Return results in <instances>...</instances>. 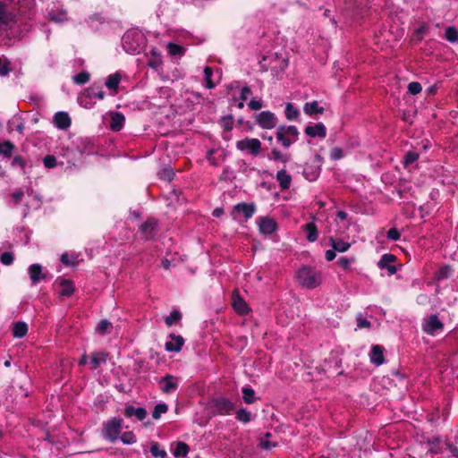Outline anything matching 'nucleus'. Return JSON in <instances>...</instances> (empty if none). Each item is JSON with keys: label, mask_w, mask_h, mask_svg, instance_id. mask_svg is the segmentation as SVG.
Here are the masks:
<instances>
[{"label": "nucleus", "mask_w": 458, "mask_h": 458, "mask_svg": "<svg viewBox=\"0 0 458 458\" xmlns=\"http://www.w3.org/2000/svg\"><path fill=\"white\" fill-rule=\"evenodd\" d=\"M24 193L22 191H16L12 194L13 199L15 204H18L23 198Z\"/></svg>", "instance_id": "64"}, {"label": "nucleus", "mask_w": 458, "mask_h": 458, "mask_svg": "<svg viewBox=\"0 0 458 458\" xmlns=\"http://www.w3.org/2000/svg\"><path fill=\"white\" fill-rule=\"evenodd\" d=\"M254 212H255V206H254V204L240 203V204H237V205H235L233 207V212H232V216L235 219L236 218L235 215L237 213H242L244 217L246 219H249V218H250L252 216Z\"/></svg>", "instance_id": "9"}, {"label": "nucleus", "mask_w": 458, "mask_h": 458, "mask_svg": "<svg viewBox=\"0 0 458 458\" xmlns=\"http://www.w3.org/2000/svg\"><path fill=\"white\" fill-rule=\"evenodd\" d=\"M276 139L281 141L284 148H289L293 143V140L290 139L285 133H284V128H278L276 131Z\"/></svg>", "instance_id": "32"}, {"label": "nucleus", "mask_w": 458, "mask_h": 458, "mask_svg": "<svg viewBox=\"0 0 458 458\" xmlns=\"http://www.w3.org/2000/svg\"><path fill=\"white\" fill-rule=\"evenodd\" d=\"M108 353L105 352H95L92 354L90 366L92 369H98L101 364L106 363Z\"/></svg>", "instance_id": "22"}, {"label": "nucleus", "mask_w": 458, "mask_h": 458, "mask_svg": "<svg viewBox=\"0 0 458 458\" xmlns=\"http://www.w3.org/2000/svg\"><path fill=\"white\" fill-rule=\"evenodd\" d=\"M248 106L251 110H259L262 107V103L259 100L251 99Z\"/></svg>", "instance_id": "63"}, {"label": "nucleus", "mask_w": 458, "mask_h": 458, "mask_svg": "<svg viewBox=\"0 0 458 458\" xmlns=\"http://www.w3.org/2000/svg\"><path fill=\"white\" fill-rule=\"evenodd\" d=\"M243 400L246 403H253L256 400L254 390L250 387L242 388Z\"/></svg>", "instance_id": "37"}, {"label": "nucleus", "mask_w": 458, "mask_h": 458, "mask_svg": "<svg viewBox=\"0 0 458 458\" xmlns=\"http://www.w3.org/2000/svg\"><path fill=\"white\" fill-rule=\"evenodd\" d=\"M344 157V150L341 148H334L331 150V157L335 160H338Z\"/></svg>", "instance_id": "59"}, {"label": "nucleus", "mask_w": 458, "mask_h": 458, "mask_svg": "<svg viewBox=\"0 0 458 458\" xmlns=\"http://www.w3.org/2000/svg\"><path fill=\"white\" fill-rule=\"evenodd\" d=\"M167 50L171 55H182L185 53L184 47L171 42L167 44Z\"/></svg>", "instance_id": "35"}, {"label": "nucleus", "mask_w": 458, "mask_h": 458, "mask_svg": "<svg viewBox=\"0 0 458 458\" xmlns=\"http://www.w3.org/2000/svg\"><path fill=\"white\" fill-rule=\"evenodd\" d=\"M204 76H205L206 87L208 89H213L215 87V83L212 81L213 71L209 66L205 67Z\"/></svg>", "instance_id": "40"}, {"label": "nucleus", "mask_w": 458, "mask_h": 458, "mask_svg": "<svg viewBox=\"0 0 458 458\" xmlns=\"http://www.w3.org/2000/svg\"><path fill=\"white\" fill-rule=\"evenodd\" d=\"M357 324L360 328H369L371 326L370 322L362 316L357 318Z\"/></svg>", "instance_id": "61"}, {"label": "nucleus", "mask_w": 458, "mask_h": 458, "mask_svg": "<svg viewBox=\"0 0 458 458\" xmlns=\"http://www.w3.org/2000/svg\"><path fill=\"white\" fill-rule=\"evenodd\" d=\"M55 123L57 128L65 130L71 125V118L67 113L59 112L55 115Z\"/></svg>", "instance_id": "17"}, {"label": "nucleus", "mask_w": 458, "mask_h": 458, "mask_svg": "<svg viewBox=\"0 0 458 458\" xmlns=\"http://www.w3.org/2000/svg\"><path fill=\"white\" fill-rule=\"evenodd\" d=\"M276 181L279 183L281 190H288L292 183V176L287 174L285 169H281L276 173Z\"/></svg>", "instance_id": "14"}, {"label": "nucleus", "mask_w": 458, "mask_h": 458, "mask_svg": "<svg viewBox=\"0 0 458 458\" xmlns=\"http://www.w3.org/2000/svg\"><path fill=\"white\" fill-rule=\"evenodd\" d=\"M232 300L233 309L239 315H245L249 313L250 309L245 301L241 297L237 289L233 292Z\"/></svg>", "instance_id": "7"}, {"label": "nucleus", "mask_w": 458, "mask_h": 458, "mask_svg": "<svg viewBox=\"0 0 458 458\" xmlns=\"http://www.w3.org/2000/svg\"><path fill=\"white\" fill-rule=\"evenodd\" d=\"M445 38L450 42H457L458 41V31L454 27H448L445 32Z\"/></svg>", "instance_id": "38"}, {"label": "nucleus", "mask_w": 458, "mask_h": 458, "mask_svg": "<svg viewBox=\"0 0 458 458\" xmlns=\"http://www.w3.org/2000/svg\"><path fill=\"white\" fill-rule=\"evenodd\" d=\"M304 231L308 233L307 240L314 242L318 239V229L314 223H308L304 225Z\"/></svg>", "instance_id": "26"}, {"label": "nucleus", "mask_w": 458, "mask_h": 458, "mask_svg": "<svg viewBox=\"0 0 458 458\" xmlns=\"http://www.w3.org/2000/svg\"><path fill=\"white\" fill-rule=\"evenodd\" d=\"M9 72V62L7 60L3 61L2 57H0V75L5 76Z\"/></svg>", "instance_id": "56"}, {"label": "nucleus", "mask_w": 458, "mask_h": 458, "mask_svg": "<svg viewBox=\"0 0 458 458\" xmlns=\"http://www.w3.org/2000/svg\"><path fill=\"white\" fill-rule=\"evenodd\" d=\"M259 445L265 450H271L276 447L277 444L276 442H271L267 439L261 438L259 441Z\"/></svg>", "instance_id": "55"}, {"label": "nucleus", "mask_w": 458, "mask_h": 458, "mask_svg": "<svg viewBox=\"0 0 458 458\" xmlns=\"http://www.w3.org/2000/svg\"><path fill=\"white\" fill-rule=\"evenodd\" d=\"M89 80V73L87 72H81L73 77V81L77 84H85Z\"/></svg>", "instance_id": "46"}, {"label": "nucleus", "mask_w": 458, "mask_h": 458, "mask_svg": "<svg viewBox=\"0 0 458 458\" xmlns=\"http://www.w3.org/2000/svg\"><path fill=\"white\" fill-rule=\"evenodd\" d=\"M329 242L332 248L338 252H344L351 247L349 242H345L342 239H335L332 236L329 237Z\"/></svg>", "instance_id": "23"}, {"label": "nucleus", "mask_w": 458, "mask_h": 458, "mask_svg": "<svg viewBox=\"0 0 458 458\" xmlns=\"http://www.w3.org/2000/svg\"><path fill=\"white\" fill-rule=\"evenodd\" d=\"M11 21V14L7 10L6 4L0 2V30L5 28Z\"/></svg>", "instance_id": "24"}, {"label": "nucleus", "mask_w": 458, "mask_h": 458, "mask_svg": "<svg viewBox=\"0 0 458 458\" xmlns=\"http://www.w3.org/2000/svg\"><path fill=\"white\" fill-rule=\"evenodd\" d=\"M220 123L225 131H230L233 126V118L232 115L224 116L221 118Z\"/></svg>", "instance_id": "41"}, {"label": "nucleus", "mask_w": 458, "mask_h": 458, "mask_svg": "<svg viewBox=\"0 0 458 458\" xmlns=\"http://www.w3.org/2000/svg\"><path fill=\"white\" fill-rule=\"evenodd\" d=\"M190 451V447L187 444L183 442H178L176 448L174 451V455L175 457H185Z\"/></svg>", "instance_id": "33"}, {"label": "nucleus", "mask_w": 458, "mask_h": 458, "mask_svg": "<svg viewBox=\"0 0 458 458\" xmlns=\"http://www.w3.org/2000/svg\"><path fill=\"white\" fill-rule=\"evenodd\" d=\"M451 273V267L449 266H445L439 269V271L436 275V278L437 280H441L444 278H447Z\"/></svg>", "instance_id": "50"}, {"label": "nucleus", "mask_w": 458, "mask_h": 458, "mask_svg": "<svg viewBox=\"0 0 458 458\" xmlns=\"http://www.w3.org/2000/svg\"><path fill=\"white\" fill-rule=\"evenodd\" d=\"M444 324L437 315H430L423 324V331L428 335H434L437 331L443 329Z\"/></svg>", "instance_id": "6"}, {"label": "nucleus", "mask_w": 458, "mask_h": 458, "mask_svg": "<svg viewBox=\"0 0 458 458\" xmlns=\"http://www.w3.org/2000/svg\"><path fill=\"white\" fill-rule=\"evenodd\" d=\"M303 110L308 115H313L316 114H322L324 108L318 106V101H312L304 105Z\"/></svg>", "instance_id": "25"}, {"label": "nucleus", "mask_w": 458, "mask_h": 458, "mask_svg": "<svg viewBox=\"0 0 458 458\" xmlns=\"http://www.w3.org/2000/svg\"><path fill=\"white\" fill-rule=\"evenodd\" d=\"M49 19L55 22H63L67 20V13L64 10H53L49 13Z\"/></svg>", "instance_id": "28"}, {"label": "nucleus", "mask_w": 458, "mask_h": 458, "mask_svg": "<svg viewBox=\"0 0 458 458\" xmlns=\"http://www.w3.org/2000/svg\"><path fill=\"white\" fill-rule=\"evenodd\" d=\"M160 384L162 392L165 394H169L174 391L178 386L177 379L172 375H165L164 377L160 379Z\"/></svg>", "instance_id": "10"}, {"label": "nucleus", "mask_w": 458, "mask_h": 458, "mask_svg": "<svg viewBox=\"0 0 458 458\" xmlns=\"http://www.w3.org/2000/svg\"><path fill=\"white\" fill-rule=\"evenodd\" d=\"M169 337L173 340V342L165 343V350L167 352H180L184 344V339L182 336L171 334Z\"/></svg>", "instance_id": "13"}, {"label": "nucleus", "mask_w": 458, "mask_h": 458, "mask_svg": "<svg viewBox=\"0 0 458 458\" xmlns=\"http://www.w3.org/2000/svg\"><path fill=\"white\" fill-rule=\"evenodd\" d=\"M259 226L260 232L264 234H271L277 228L276 221L269 217H261L259 223Z\"/></svg>", "instance_id": "11"}, {"label": "nucleus", "mask_w": 458, "mask_h": 458, "mask_svg": "<svg viewBox=\"0 0 458 458\" xmlns=\"http://www.w3.org/2000/svg\"><path fill=\"white\" fill-rule=\"evenodd\" d=\"M47 278V273L43 272L42 267L38 264L30 266V280L33 283H38Z\"/></svg>", "instance_id": "19"}, {"label": "nucleus", "mask_w": 458, "mask_h": 458, "mask_svg": "<svg viewBox=\"0 0 458 458\" xmlns=\"http://www.w3.org/2000/svg\"><path fill=\"white\" fill-rule=\"evenodd\" d=\"M87 97L89 98H97L98 99H103L105 98L104 91L96 86H91L85 90Z\"/></svg>", "instance_id": "31"}, {"label": "nucleus", "mask_w": 458, "mask_h": 458, "mask_svg": "<svg viewBox=\"0 0 458 458\" xmlns=\"http://www.w3.org/2000/svg\"><path fill=\"white\" fill-rule=\"evenodd\" d=\"M121 81V76L118 73L112 74L108 77L106 85L110 89L116 90Z\"/></svg>", "instance_id": "34"}, {"label": "nucleus", "mask_w": 458, "mask_h": 458, "mask_svg": "<svg viewBox=\"0 0 458 458\" xmlns=\"http://www.w3.org/2000/svg\"><path fill=\"white\" fill-rule=\"evenodd\" d=\"M60 285L62 286V290L60 292L61 296H71L74 292V287L71 281L63 279L60 282Z\"/></svg>", "instance_id": "29"}, {"label": "nucleus", "mask_w": 458, "mask_h": 458, "mask_svg": "<svg viewBox=\"0 0 458 458\" xmlns=\"http://www.w3.org/2000/svg\"><path fill=\"white\" fill-rule=\"evenodd\" d=\"M321 168L319 165H316L314 164H306L303 174L309 181H314L318 178L320 174Z\"/></svg>", "instance_id": "18"}, {"label": "nucleus", "mask_w": 458, "mask_h": 458, "mask_svg": "<svg viewBox=\"0 0 458 458\" xmlns=\"http://www.w3.org/2000/svg\"><path fill=\"white\" fill-rule=\"evenodd\" d=\"M421 89H422V87H421L420 83H419V82L412 81V82L409 83V85H408V91L411 95L419 94L421 91Z\"/></svg>", "instance_id": "52"}, {"label": "nucleus", "mask_w": 458, "mask_h": 458, "mask_svg": "<svg viewBox=\"0 0 458 458\" xmlns=\"http://www.w3.org/2000/svg\"><path fill=\"white\" fill-rule=\"evenodd\" d=\"M419 158V155L415 152H408L404 157V164L410 165L413 162H415Z\"/></svg>", "instance_id": "57"}, {"label": "nucleus", "mask_w": 458, "mask_h": 458, "mask_svg": "<svg viewBox=\"0 0 458 458\" xmlns=\"http://www.w3.org/2000/svg\"><path fill=\"white\" fill-rule=\"evenodd\" d=\"M121 440L124 444H133L136 441L135 436L131 432H124L122 437Z\"/></svg>", "instance_id": "54"}, {"label": "nucleus", "mask_w": 458, "mask_h": 458, "mask_svg": "<svg viewBox=\"0 0 458 458\" xmlns=\"http://www.w3.org/2000/svg\"><path fill=\"white\" fill-rule=\"evenodd\" d=\"M28 331V326L25 322H16L13 324V335L17 338L23 337Z\"/></svg>", "instance_id": "27"}, {"label": "nucleus", "mask_w": 458, "mask_h": 458, "mask_svg": "<svg viewBox=\"0 0 458 458\" xmlns=\"http://www.w3.org/2000/svg\"><path fill=\"white\" fill-rule=\"evenodd\" d=\"M124 123V116L121 113H112L111 114V122H110V129L114 131H120Z\"/></svg>", "instance_id": "21"}, {"label": "nucleus", "mask_w": 458, "mask_h": 458, "mask_svg": "<svg viewBox=\"0 0 458 458\" xmlns=\"http://www.w3.org/2000/svg\"><path fill=\"white\" fill-rule=\"evenodd\" d=\"M285 115L288 120L296 119L299 115V111L291 104L286 105Z\"/></svg>", "instance_id": "42"}, {"label": "nucleus", "mask_w": 458, "mask_h": 458, "mask_svg": "<svg viewBox=\"0 0 458 458\" xmlns=\"http://www.w3.org/2000/svg\"><path fill=\"white\" fill-rule=\"evenodd\" d=\"M370 361L376 366H380L385 362L384 348L380 345H374L369 353Z\"/></svg>", "instance_id": "12"}, {"label": "nucleus", "mask_w": 458, "mask_h": 458, "mask_svg": "<svg viewBox=\"0 0 458 458\" xmlns=\"http://www.w3.org/2000/svg\"><path fill=\"white\" fill-rule=\"evenodd\" d=\"M256 122L263 129H273L276 125L275 114L269 111L260 112L256 115Z\"/></svg>", "instance_id": "5"}, {"label": "nucleus", "mask_w": 458, "mask_h": 458, "mask_svg": "<svg viewBox=\"0 0 458 458\" xmlns=\"http://www.w3.org/2000/svg\"><path fill=\"white\" fill-rule=\"evenodd\" d=\"M274 160L281 161L282 163H287L289 157L286 155L282 154L278 149L274 148L271 151V157Z\"/></svg>", "instance_id": "45"}, {"label": "nucleus", "mask_w": 458, "mask_h": 458, "mask_svg": "<svg viewBox=\"0 0 458 458\" xmlns=\"http://www.w3.org/2000/svg\"><path fill=\"white\" fill-rule=\"evenodd\" d=\"M236 147L241 151H249L253 156H258L261 149V142L258 139H249L239 140Z\"/></svg>", "instance_id": "3"}, {"label": "nucleus", "mask_w": 458, "mask_h": 458, "mask_svg": "<svg viewBox=\"0 0 458 458\" xmlns=\"http://www.w3.org/2000/svg\"><path fill=\"white\" fill-rule=\"evenodd\" d=\"M305 133L310 137H320L325 138L327 136V130L323 123H319L314 126H307Z\"/></svg>", "instance_id": "15"}, {"label": "nucleus", "mask_w": 458, "mask_h": 458, "mask_svg": "<svg viewBox=\"0 0 458 458\" xmlns=\"http://www.w3.org/2000/svg\"><path fill=\"white\" fill-rule=\"evenodd\" d=\"M159 176L161 179L170 182L174 178V172L170 167H165L160 172Z\"/></svg>", "instance_id": "51"}, {"label": "nucleus", "mask_w": 458, "mask_h": 458, "mask_svg": "<svg viewBox=\"0 0 458 458\" xmlns=\"http://www.w3.org/2000/svg\"><path fill=\"white\" fill-rule=\"evenodd\" d=\"M395 260V257L391 254H385L378 262L380 268H387L389 275H394L396 272V267L391 263Z\"/></svg>", "instance_id": "16"}, {"label": "nucleus", "mask_w": 458, "mask_h": 458, "mask_svg": "<svg viewBox=\"0 0 458 458\" xmlns=\"http://www.w3.org/2000/svg\"><path fill=\"white\" fill-rule=\"evenodd\" d=\"M297 278L299 284L308 289L315 288L321 284L320 274L307 267L298 271Z\"/></svg>", "instance_id": "1"}, {"label": "nucleus", "mask_w": 458, "mask_h": 458, "mask_svg": "<svg viewBox=\"0 0 458 458\" xmlns=\"http://www.w3.org/2000/svg\"><path fill=\"white\" fill-rule=\"evenodd\" d=\"M150 452L152 455L155 457L159 456L161 458H165L166 456V452L164 450H160L157 443L152 444L150 447Z\"/></svg>", "instance_id": "48"}, {"label": "nucleus", "mask_w": 458, "mask_h": 458, "mask_svg": "<svg viewBox=\"0 0 458 458\" xmlns=\"http://www.w3.org/2000/svg\"><path fill=\"white\" fill-rule=\"evenodd\" d=\"M236 418L239 420L247 423L250 420V414L247 410L241 409L236 412Z\"/></svg>", "instance_id": "47"}, {"label": "nucleus", "mask_w": 458, "mask_h": 458, "mask_svg": "<svg viewBox=\"0 0 458 458\" xmlns=\"http://www.w3.org/2000/svg\"><path fill=\"white\" fill-rule=\"evenodd\" d=\"M157 223L153 218H148L146 222H144L140 228V233L143 235V238L146 240L151 239L157 230Z\"/></svg>", "instance_id": "8"}, {"label": "nucleus", "mask_w": 458, "mask_h": 458, "mask_svg": "<svg viewBox=\"0 0 458 458\" xmlns=\"http://www.w3.org/2000/svg\"><path fill=\"white\" fill-rule=\"evenodd\" d=\"M280 128H284V133L290 138L292 137L293 141L297 140L299 131L295 126H280Z\"/></svg>", "instance_id": "44"}, {"label": "nucleus", "mask_w": 458, "mask_h": 458, "mask_svg": "<svg viewBox=\"0 0 458 458\" xmlns=\"http://www.w3.org/2000/svg\"><path fill=\"white\" fill-rule=\"evenodd\" d=\"M111 328H112V324L108 320L103 319L98 325L97 331L100 335H106V334L110 333Z\"/></svg>", "instance_id": "39"}, {"label": "nucleus", "mask_w": 458, "mask_h": 458, "mask_svg": "<svg viewBox=\"0 0 458 458\" xmlns=\"http://www.w3.org/2000/svg\"><path fill=\"white\" fill-rule=\"evenodd\" d=\"M168 410V407L165 403H158L155 406L154 411L152 413V417L155 420L160 418L161 414L165 413Z\"/></svg>", "instance_id": "43"}, {"label": "nucleus", "mask_w": 458, "mask_h": 458, "mask_svg": "<svg viewBox=\"0 0 458 458\" xmlns=\"http://www.w3.org/2000/svg\"><path fill=\"white\" fill-rule=\"evenodd\" d=\"M61 262L65 266H74L77 263L74 261V258L70 257L67 253L61 256Z\"/></svg>", "instance_id": "58"}, {"label": "nucleus", "mask_w": 458, "mask_h": 458, "mask_svg": "<svg viewBox=\"0 0 458 458\" xmlns=\"http://www.w3.org/2000/svg\"><path fill=\"white\" fill-rule=\"evenodd\" d=\"M122 428V420L112 419L104 427V435L111 441L117 439Z\"/></svg>", "instance_id": "4"}, {"label": "nucleus", "mask_w": 458, "mask_h": 458, "mask_svg": "<svg viewBox=\"0 0 458 458\" xmlns=\"http://www.w3.org/2000/svg\"><path fill=\"white\" fill-rule=\"evenodd\" d=\"M13 255L12 252L4 251L1 254L0 260L4 265L9 266L13 262Z\"/></svg>", "instance_id": "49"}, {"label": "nucleus", "mask_w": 458, "mask_h": 458, "mask_svg": "<svg viewBox=\"0 0 458 458\" xmlns=\"http://www.w3.org/2000/svg\"><path fill=\"white\" fill-rule=\"evenodd\" d=\"M44 165L47 168H53L56 165V158L55 156L48 155L43 159Z\"/></svg>", "instance_id": "53"}, {"label": "nucleus", "mask_w": 458, "mask_h": 458, "mask_svg": "<svg viewBox=\"0 0 458 458\" xmlns=\"http://www.w3.org/2000/svg\"><path fill=\"white\" fill-rule=\"evenodd\" d=\"M13 166H21V168H24L26 165L25 160L21 156H16L13 157L12 161Z\"/></svg>", "instance_id": "62"}, {"label": "nucleus", "mask_w": 458, "mask_h": 458, "mask_svg": "<svg viewBox=\"0 0 458 458\" xmlns=\"http://www.w3.org/2000/svg\"><path fill=\"white\" fill-rule=\"evenodd\" d=\"M136 37H140V35L135 32H129L123 36V46L127 51L138 52L140 50V44L136 46L131 44V41L135 39Z\"/></svg>", "instance_id": "20"}, {"label": "nucleus", "mask_w": 458, "mask_h": 458, "mask_svg": "<svg viewBox=\"0 0 458 458\" xmlns=\"http://www.w3.org/2000/svg\"><path fill=\"white\" fill-rule=\"evenodd\" d=\"M182 318V314L178 310H173L171 314L165 318V322L167 326L171 327L172 325L180 321Z\"/></svg>", "instance_id": "36"}, {"label": "nucleus", "mask_w": 458, "mask_h": 458, "mask_svg": "<svg viewBox=\"0 0 458 458\" xmlns=\"http://www.w3.org/2000/svg\"><path fill=\"white\" fill-rule=\"evenodd\" d=\"M210 407L214 413L225 415L234 409V404L227 398L217 397L210 401Z\"/></svg>", "instance_id": "2"}, {"label": "nucleus", "mask_w": 458, "mask_h": 458, "mask_svg": "<svg viewBox=\"0 0 458 458\" xmlns=\"http://www.w3.org/2000/svg\"><path fill=\"white\" fill-rule=\"evenodd\" d=\"M400 233L396 228H391L387 232V238L393 241H397L400 239Z\"/></svg>", "instance_id": "60"}, {"label": "nucleus", "mask_w": 458, "mask_h": 458, "mask_svg": "<svg viewBox=\"0 0 458 458\" xmlns=\"http://www.w3.org/2000/svg\"><path fill=\"white\" fill-rule=\"evenodd\" d=\"M14 145L11 141L0 142V155H3L4 157H11Z\"/></svg>", "instance_id": "30"}]
</instances>
